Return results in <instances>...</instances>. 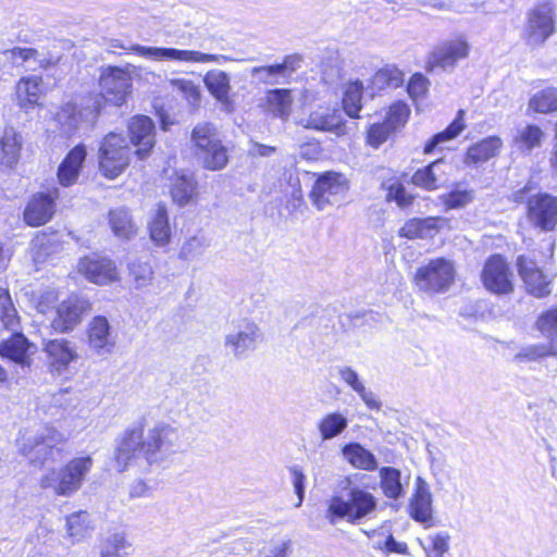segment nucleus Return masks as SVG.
<instances>
[{
    "instance_id": "nucleus-1",
    "label": "nucleus",
    "mask_w": 557,
    "mask_h": 557,
    "mask_svg": "<svg viewBox=\"0 0 557 557\" xmlns=\"http://www.w3.org/2000/svg\"><path fill=\"white\" fill-rule=\"evenodd\" d=\"M180 448L181 435L176 428L159 422L145 431L143 424L138 423L123 432L115 450V459L122 469L139 458L149 465L159 463Z\"/></svg>"
},
{
    "instance_id": "nucleus-2",
    "label": "nucleus",
    "mask_w": 557,
    "mask_h": 557,
    "mask_svg": "<svg viewBox=\"0 0 557 557\" xmlns=\"http://www.w3.org/2000/svg\"><path fill=\"white\" fill-rule=\"evenodd\" d=\"M144 74H153L147 72L141 66L126 63L124 66L106 65L100 69L98 79L99 95L96 97L114 106H122L132 94L133 79L141 78Z\"/></svg>"
},
{
    "instance_id": "nucleus-3",
    "label": "nucleus",
    "mask_w": 557,
    "mask_h": 557,
    "mask_svg": "<svg viewBox=\"0 0 557 557\" xmlns=\"http://www.w3.org/2000/svg\"><path fill=\"white\" fill-rule=\"evenodd\" d=\"M325 506L324 518L330 524L336 525L343 520L355 524L375 509L376 502L364 490H348L329 498Z\"/></svg>"
},
{
    "instance_id": "nucleus-4",
    "label": "nucleus",
    "mask_w": 557,
    "mask_h": 557,
    "mask_svg": "<svg viewBox=\"0 0 557 557\" xmlns=\"http://www.w3.org/2000/svg\"><path fill=\"white\" fill-rule=\"evenodd\" d=\"M65 441L64 436L48 424L25 429L16 440L18 453L27 457L32 463L42 465L53 458L60 449L57 446Z\"/></svg>"
},
{
    "instance_id": "nucleus-5",
    "label": "nucleus",
    "mask_w": 557,
    "mask_h": 557,
    "mask_svg": "<svg viewBox=\"0 0 557 557\" xmlns=\"http://www.w3.org/2000/svg\"><path fill=\"white\" fill-rule=\"evenodd\" d=\"M191 141L202 166L210 171L224 169L228 163V150L211 123H199L191 132Z\"/></svg>"
},
{
    "instance_id": "nucleus-6",
    "label": "nucleus",
    "mask_w": 557,
    "mask_h": 557,
    "mask_svg": "<svg viewBox=\"0 0 557 557\" xmlns=\"http://www.w3.org/2000/svg\"><path fill=\"white\" fill-rule=\"evenodd\" d=\"M456 277L455 263L450 259L435 258L417 269L414 284L428 296L446 293Z\"/></svg>"
},
{
    "instance_id": "nucleus-7",
    "label": "nucleus",
    "mask_w": 557,
    "mask_h": 557,
    "mask_svg": "<svg viewBox=\"0 0 557 557\" xmlns=\"http://www.w3.org/2000/svg\"><path fill=\"white\" fill-rule=\"evenodd\" d=\"M101 111V103L97 97H90L85 104L67 102L57 113V121L61 131L71 136L82 128H89L96 123Z\"/></svg>"
},
{
    "instance_id": "nucleus-8",
    "label": "nucleus",
    "mask_w": 557,
    "mask_h": 557,
    "mask_svg": "<svg viewBox=\"0 0 557 557\" xmlns=\"http://www.w3.org/2000/svg\"><path fill=\"white\" fill-rule=\"evenodd\" d=\"M262 341L263 334L259 325L251 320L242 319L232 323L231 329L224 336V347L236 359H244Z\"/></svg>"
},
{
    "instance_id": "nucleus-9",
    "label": "nucleus",
    "mask_w": 557,
    "mask_h": 557,
    "mask_svg": "<svg viewBox=\"0 0 557 557\" xmlns=\"http://www.w3.org/2000/svg\"><path fill=\"white\" fill-rule=\"evenodd\" d=\"M129 163V147L123 136L108 134L100 146L99 164L103 175L117 177Z\"/></svg>"
},
{
    "instance_id": "nucleus-10",
    "label": "nucleus",
    "mask_w": 557,
    "mask_h": 557,
    "mask_svg": "<svg viewBox=\"0 0 557 557\" xmlns=\"http://www.w3.org/2000/svg\"><path fill=\"white\" fill-rule=\"evenodd\" d=\"M348 188V182L343 174L326 172L317 178L309 197L318 210H325L329 206L343 202Z\"/></svg>"
},
{
    "instance_id": "nucleus-11",
    "label": "nucleus",
    "mask_w": 557,
    "mask_h": 557,
    "mask_svg": "<svg viewBox=\"0 0 557 557\" xmlns=\"http://www.w3.org/2000/svg\"><path fill=\"white\" fill-rule=\"evenodd\" d=\"M304 63V57L299 53L287 54L281 63L255 66L250 70L251 77L262 85H284L292 82Z\"/></svg>"
},
{
    "instance_id": "nucleus-12",
    "label": "nucleus",
    "mask_w": 557,
    "mask_h": 557,
    "mask_svg": "<svg viewBox=\"0 0 557 557\" xmlns=\"http://www.w3.org/2000/svg\"><path fill=\"white\" fill-rule=\"evenodd\" d=\"M516 267L527 294L535 298H545L550 295L552 281L534 258L519 255L516 259Z\"/></svg>"
},
{
    "instance_id": "nucleus-13",
    "label": "nucleus",
    "mask_w": 557,
    "mask_h": 557,
    "mask_svg": "<svg viewBox=\"0 0 557 557\" xmlns=\"http://www.w3.org/2000/svg\"><path fill=\"white\" fill-rule=\"evenodd\" d=\"M94 466L90 456L76 457L60 470H53L42 482L41 487H79Z\"/></svg>"
},
{
    "instance_id": "nucleus-14",
    "label": "nucleus",
    "mask_w": 557,
    "mask_h": 557,
    "mask_svg": "<svg viewBox=\"0 0 557 557\" xmlns=\"http://www.w3.org/2000/svg\"><path fill=\"white\" fill-rule=\"evenodd\" d=\"M535 327L548 337L549 342L529 347L524 356L530 360L557 356V306L541 312L535 321Z\"/></svg>"
},
{
    "instance_id": "nucleus-15",
    "label": "nucleus",
    "mask_w": 557,
    "mask_h": 557,
    "mask_svg": "<svg viewBox=\"0 0 557 557\" xmlns=\"http://www.w3.org/2000/svg\"><path fill=\"white\" fill-rule=\"evenodd\" d=\"M5 60L14 66H27L32 71L49 70L60 62V55L49 50L16 46L2 51Z\"/></svg>"
},
{
    "instance_id": "nucleus-16",
    "label": "nucleus",
    "mask_w": 557,
    "mask_h": 557,
    "mask_svg": "<svg viewBox=\"0 0 557 557\" xmlns=\"http://www.w3.org/2000/svg\"><path fill=\"white\" fill-rule=\"evenodd\" d=\"M44 351L49 358V369L53 375H64L72 362L78 360L76 344L66 338L44 341Z\"/></svg>"
},
{
    "instance_id": "nucleus-17",
    "label": "nucleus",
    "mask_w": 557,
    "mask_h": 557,
    "mask_svg": "<svg viewBox=\"0 0 557 557\" xmlns=\"http://www.w3.org/2000/svg\"><path fill=\"white\" fill-rule=\"evenodd\" d=\"M90 309L89 302L77 296L63 300L55 309V317L51 321V329L57 333L73 331L82 321L83 314Z\"/></svg>"
},
{
    "instance_id": "nucleus-18",
    "label": "nucleus",
    "mask_w": 557,
    "mask_h": 557,
    "mask_svg": "<svg viewBox=\"0 0 557 557\" xmlns=\"http://www.w3.org/2000/svg\"><path fill=\"white\" fill-rule=\"evenodd\" d=\"M146 54L156 58H166V61L178 62V63H210L215 62L223 64L233 61H243V59H236L225 54H212L206 53L199 50H185L177 48L170 49H150L144 50Z\"/></svg>"
},
{
    "instance_id": "nucleus-19",
    "label": "nucleus",
    "mask_w": 557,
    "mask_h": 557,
    "mask_svg": "<svg viewBox=\"0 0 557 557\" xmlns=\"http://www.w3.org/2000/svg\"><path fill=\"white\" fill-rule=\"evenodd\" d=\"M528 218L540 228L553 231L557 225V197L540 194L528 201Z\"/></svg>"
},
{
    "instance_id": "nucleus-20",
    "label": "nucleus",
    "mask_w": 557,
    "mask_h": 557,
    "mask_svg": "<svg viewBox=\"0 0 557 557\" xmlns=\"http://www.w3.org/2000/svg\"><path fill=\"white\" fill-rule=\"evenodd\" d=\"M515 282L510 262L502 255L490 256V293L510 295L515 290Z\"/></svg>"
},
{
    "instance_id": "nucleus-21",
    "label": "nucleus",
    "mask_w": 557,
    "mask_h": 557,
    "mask_svg": "<svg viewBox=\"0 0 557 557\" xmlns=\"http://www.w3.org/2000/svg\"><path fill=\"white\" fill-rule=\"evenodd\" d=\"M468 54L469 45L463 38L450 39L441 42L434 48L430 63L444 71H451L457 62L466 59Z\"/></svg>"
},
{
    "instance_id": "nucleus-22",
    "label": "nucleus",
    "mask_w": 557,
    "mask_h": 557,
    "mask_svg": "<svg viewBox=\"0 0 557 557\" xmlns=\"http://www.w3.org/2000/svg\"><path fill=\"white\" fill-rule=\"evenodd\" d=\"M131 141L137 147L135 153L145 159L154 146L156 127L153 121L146 115H136L128 123Z\"/></svg>"
},
{
    "instance_id": "nucleus-23",
    "label": "nucleus",
    "mask_w": 557,
    "mask_h": 557,
    "mask_svg": "<svg viewBox=\"0 0 557 557\" xmlns=\"http://www.w3.org/2000/svg\"><path fill=\"white\" fill-rule=\"evenodd\" d=\"M88 346L98 356L110 354L115 346V335L106 317L97 315L88 324Z\"/></svg>"
},
{
    "instance_id": "nucleus-24",
    "label": "nucleus",
    "mask_w": 557,
    "mask_h": 557,
    "mask_svg": "<svg viewBox=\"0 0 557 557\" xmlns=\"http://www.w3.org/2000/svg\"><path fill=\"white\" fill-rule=\"evenodd\" d=\"M78 271L85 277L99 285L113 282L116 278V270L112 260L97 255L87 256L79 260Z\"/></svg>"
},
{
    "instance_id": "nucleus-25",
    "label": "nucleus",
    "mask_w": 557,
    "mask_h": 557,
    "mask_svg": "<svg viewBox=\"0 0 557 557\" xmlns=\"http://www.w3.org/2000/svg\"><path fill=\"white\" fill-rule=\"evenodd\" d=\"M10 338L0 342V356L10 359L22 369L29 368L35 346L16 329Z\"/></svg>"
},
{
    "instance_id": "nucleus-26",
    "label": "nucleus",
    "mask_w": 557,
    "mask_h": 557,
    "mask_svg": "<svg viewBox=\"0 0 557 557\" xmlns=\"http://www.w3.org/2000/svg\"><path fill=\"white\" fill-rule=\"evenodd\" d=\"M528 32L529 37H533L539 44H544L554 34L555 21L548 4H540L530 11Z\"/></svg>"
},
{
    "instance_id": "nucleus-27",
    "label": "nucleus",
    "mask_w": 557,
    "mask_h": 557,
    "mask_svg": "<svg viewBox=\"0 0 557 557\" xmlns=\"http://www.w3.org/2000/svg\"><path fill=\"white\" fill-rule=\"evenodd\" d=\"M300 124L306 128L331 132L337 136L345 134V125L341 113L327 108L312 111L307 119L300 121Z\"/></svg>"
},
{
    "instance_id": "nucleus-28",
    "label": "nucleus",
    "mask_w": 557,
    "mask_h": 557,
    "mask_svg": "<svg viewBox=\"0 0 557 557\" xmlns=\"http://www.w3.org/2000/svg\"><path fill=\"white\" fill-rule=\"evenodd\" d=\"M446 219L441 216H428L425 219L413 218L408 220L398 231L400 237L407 239L433 238L446 224Z\"/></svg>"
},
{
    "instance_id": "nucleus-29",
    "label": "nucleus",
    "mask_w": 557,
    "mask_h": 557,
    "mask_svg": "<svg viewBox=\"0 0 557 557\" xmlns=\"http://www.w3.org/2000/svg\"><path fill=\"white\" fill-rule=\"evenodd\" d=\"M54 211V200L49 195L36 194L24 210V220L30 226H40L53 216Z\"/></svg>"
},
{
    "instance_id": "nucleus-30",
    "label": "nucleus",
    "mask_w": 557,
    "mask_h": 557,
    "mask_svg": "<svg viewBox=\"0 0 557 557\" xmlns=\"http://www.w3.org/2000/svg\"><path fill=\"white\" fill-rule=\"evenodd\" d=\"M86 156L84 145H77L69 151L58 169V178L62 186L69 187L76 183Z\"/></svg>"
},
{
    "instance_id": "nucleus-31",
    "label": "nucleus",
    "mask_w": 557,
    "mask_h": 557,
    "mask_svg": "<svg viewBox=\"0 0 557 557\" xmlns=\"http://www.w3.org/2000/svg\"><path fill=\"white\" fill-rule=\"evenodd\" d=\"M203 84L210 95L223 107H228L232 103L231 78L225 71L218 69L208 71L203 76Z\"/></svg>"
},
{
    "instance_id": "nucleus-32",
    "label": "nucleus",
    "mask_w": 557,
    "mask_h": 557,
    "mask_svg": "<svg viewBox=\"0 0 557 557\" xmlns=\"http://www.w3.org/2000/svg\"><path fill=\"white\" fill-rule=\"evenodd\" d=\"M15 92L21 108H34L42 95V78L36 75L22 77L16 84Z\"/></svg>"
},
{
    "instance_id": "nucleus-33",
    "label": "nucleus",
    "mask_w": 557,
    "mask_h": 557,
    "mask_svg": "<svg viewBox=\"0 0 557 557\" xmlns=\"http://www.w3.org/2000/svg\"><path fill=\"white\" fill-rule=\"evenodd\" d=\"M432 495L429 490H416L410 498L409 513L418 522L426 527L433 525Z\"/></svg>"
},
{
    "instance_id": "nucleus-34",
    "label": "nucleus",
    "mask_w": 557,
    "mask_h": 557,
    "mask_svg": "<svg viewBox=\"0 0 557 557\" xmlns=\"http://www.w3.org/2000/svg\"><path fill=\"white\" fill-rule=\"evenodd\" d=\"M445 165V162L442 159H438L416 171L411 177V182L416 186L429 190L437 189L446 181L444 177V171L442 170Z\"/></svg>"
},
{
    "instance_id": "nucleus-35",
    "label": "nucleus",
    "mask_w": 557,
    "mask_h": 557,
    "mask_svg": "<svg viewBox=\"0 0 557 557\" xmlns=\"http://www.w3.org/2000/svg\"><path fill=\"white\" fill-rule=\"evenodd\" d=\"M342 455L355 468L371 471L377 467L375 456L359 443L354 442L344 445Z\"/></svg>"
},
{
    "instance_id": "nucleus-36",
    "label": "nucleus",
    "mask_w": 557,
    "mask_h": 557,
    "mask_svg": "<svg viewBox=\"0 0 557 557\" xmlns=\"http://www.w3.org/2000/svg\"><path fill=\"white\" fill-rule=\"evenodd\" d=\"M1 164L12 169L18 161L22 148V136L9 127L0 138Z\"/></svg>"
},
{
    "instance_id": "nucleus-37",
    "label": "nucleus",
    "mask_w": 557,
    "mask_h": 557,
    "mask_svg": "<svg viewBox=\"0 0 557 557\" xmlns=\"http://www.w3.org/2000/svg\"><path fill=\"white\" fill-rule=\"evenodd\" d=\"M347 428L348 419L338 411L327 412L317 422V430L322 442L339 436Z\"/></svg>"
},
{
    "instance_id": "nucleus-38",
    "label": "nucleus",
    "mask_w": 557,
    "mask_h": 557,
    "mask_svg": "<svg viewBox=\"0 0 557 557\" xmlns=\"http://www.w3.org/2000/svg\"><path fill=\"white\" fill-rule=\"evenodd\" d=\"M94 525L90 516L85 510L74 512L66 518V535L72 543L82 542L90 535Z\"/></svg>"
},
{
    "instance_id": "nucleus-39",
    "label": "nucleus",
    "mask_w": 557,
    "mask_h": 557,
    "mask_svg": "<svg viewBox=\"0 0 557 557\" xmlns=\"http://www.w3.org/2000/svg\"><path fill=\"white\" fill-rule=\"evenodd\" d=\"M149 231L151 239L159 246L169 243L171 230L169 225L168 212L164 206L158 205L151 220L149 222Z\"/></svg>"
},
{
    "instance_id": "nucleus-40",
    "label": "nucleus",
    "mask_w": 557,
    "mask_h": 557,
    "mask_svg": "<svg viewBox=\"0 0 557 557\" xmlns=\"http://www.w3.org/2000/svg\"><path fill=\"white\" fill-rule=\"evenodd\" d=\"M529 110L536 114H549L557 111V88L546 87L535 92L529 100Z\"/></svg>"
},
{
    "instance_id": "nucleus-41",
    "label": "nucleus",
    "mask_w": 557,
    "mask_h": 557,
    "mask_svg": "<svg viewBox=\"0 0 557 557\" xmlns=\"http://www.w3.org/2000/svg\"><path fill=\"white\" fill-rule=\"evenodd\" d=\"M465 111L459 110L455 120L443 131L432 136L424 146V153H431L441 144L456 138L463 129Z\"/></svg>"
},
{
    "instance_id": "nucleus-42",
    "label": "nucleus",
    "mask_w": 557,
    "mask_h": 557,
    "mask_svg": "<svg viewBox=\"0 0 557 557\" xmlns=\"http://www.w3.org/2000/svg\"><path fill=\"white\" fill-rule=\"evenodd\" d=\"M545 138L544 131L536 124H527L515 137V143L522 151H532L542 146Z\"/></svg>"
},
{
    "instance_id": "nucleus-43",
    "label": "nucleus",
    "mask_w": 557,
    "mask_h": 557,
    "mask_svg": "<svg viewBox=\"0 0 557 557\" xmlns=\"http://www.w3.org/2000/svg\"><path fill=\"white\" fill-rule=\"evenodd\" d=\"M195 190L196 182L193 180V176L183 173L175 178L172 185L171 195L175 203L180 207H184L190 202L195 195Z\"/></svg>"
},
{
    "instance_id": "nucleus-44",
    "label": "nucleus",
    "mask_w": 557,
    "mask_h": 557,
    "mask_svg": "<svg viewBox=\"0 0 557 557\" xmlns=\"http://www.w3.org/2000/svg\"><path fill=\"white\" fill-rule=\"evenodd\" d=\"M109 222L115 236L129 239L136 232L131 214L126 209L111 210Z\"/></svg>"
},
{
    "instance_id": "nucleus-45",
    "label": "nucleus",
    "mask_w": 557,
    "mask_h": 557,
    "mask_svg": "<svg viewBox=\"0 0 557 557\" xmlns=\"http://www.w3.org/2000/svg\"><path fill=\"white\" fill-rule=\"evenodd\" d=\"M363 85L360 81L350 82L346 85L343 96V108L346 114L352 119L359 117Z\"/></svg>"
},
{
    "instance_id": "nucleus-46",
    "label": "nucleus",
    "mask_w": 557,
    "mask_h": 557,
    "mask_svg": "<svg viewBox=\"0 0 557 557\" xmlns=\"http://www.w3.org/2000/svg\"><path fill=\"white\" fill-rule=\"evenodd\" d=\"M267 102L274 114L286 120L292 107V92L289 89H272L267 94Z\"/></svg>"
},
{
    "instance_id": "nucleus-47",
    "label": "nucleus",
    "mask_w": 557,
    "mask_h": 557,
    "mask_svg": "<svg viewBox=\"0 0 557 557\" xmlns=\"http://www.w3.org/2000/svg\"><path fill=\"white\" fill-rule=\"evenodd\" d=\"M372 83L377 89H395L403 85L404 74L396 66L386 65L374 74Z\"/></svg>"
},
{
    "instance_id": "nucleus-48",
    "label": "nucleus",
    "mask_w": 557,
    "mask_h": 557,
    "mask_svg": "<svg viewBox=\"0 0 557 557\" xmlns=\"http://www.w3.org/2000/svg\"><path fill=\"white\" fill-rule=\"evenodd\" d=\"M132 544L123 533L109 535L101 546V557H124L131 553Z\"/></svg>"
},
{
    "instance_id": "nucleus-49",
    "label": "nucleus",
    "mask_w": 557,
    "mask_h": 557,
    "mask_svg": "<svg viewBox=\"0 0 557 557\" xmlns=\"http://www.w3.org/2000/svg\"><path fill=\"white\" fill-rule=\"evenodd\" d=\"M0 320L8 330H15L18 325L17 311L8 289L4 288H0Z\"/></svg>"
},
{
    "instance_id": "nucleus-50",
    "label": "nucleus",
    "mask_w": 557,
    "mask_h": 557,
    "mask_svg": "<svg viewBox=\"0 0 557 557\" xmlns=\"http://www.w3.org/2000/svg\"><path fill=\"white\" fill-rule=\"evenodd\" d=\"M208 247L209 243L205 236H193L183 243L178 256L186 261L196 260Z\"/></svg>"
},
{
    "instance_id": "nucleus-51",
    "label": "nucleus",
    "mask_w": 557,
    "mask_h": 557,
    "mask_svg": "<svg viewBox=\"0 0 557 557\" xmlns=\"http://www.w3.org/2000/svg\"><path fill=\"white\" fill-rule=\"evenodd\" d=\"M170 85L181 91L186 100L191 104L196 106L199 103L201 98V91L198 85L190 79L175 78L170 81Z\"/></svg>"
},
{
    "instance_id": "nucleus-52",
    "label": "nucleus",
    "mask_w": 557,
    "mask_h": 557,
    "mask_svg": "<svg viewBox=\"0 0 557 557\" xmlns=\"http://www.w3.org/2000/svg\"><path fill=\"white\" fill-rule=\"evenodd\" d=\"M409 113L410 109L405 102H395L389 107L388 113L384 122L388 123L392 129L396 132L399 127L405 125L409 116Z\"/></svg>"
},
{
    "instance_id": "nucleus-53",
    "label": "nucleus",
    "mask_w": 557,
    "mask_h": 557,
    "mask_svg": "<svg viewBox=\"0 0 557 557\" xmlns=\"http://www.w3.org/2000/svg\"><path fill=\"white\" fill-rule=\"evenodd\" d=\"M394 133L388 123H374L368 131L367 141L372 147H379L387 140L389 135Z\"/></svg>"
},
{
    "instance_id": "nucleus-54",
    "label": "nucleus",
    "mask_w": 557,
    "mask_h": 557,
    "mask_svg": "<svg viewBox=\"0 0 557 557\" xmlns=\"http://www.w3.org/2000/svg\"><path fill=\"white\" fill-rule=\"evenodd\" d=\"M129 272L137 288L147 286L151 282L153 275L151 265L143 262L132 263Z\"/></svg>"
},
{
    "instance_id": "nucleus-55",
    "label": "nucleus",
    "mask_w": 557,
    "mask_h": 557,
    "mask_svg": "<svg viewBox=\"0 0 557 557\" xmlns=\"http://www.w3.org/2000/svg\"><path fill=\"white\" fill-rule=\"evenodd\" d=\"M487 160V140L483 139L472 145L465 157V163L467 165L479 166Z\"/></svg>"
},
{
    "instance_id": "nucleus-56",
    "label": "nucleus",
    "mask_w": 557,
    "mask_h": 557,
    "mask_svg": "<svg viewBox=\"0 0 557 557\" xmlns=\"http://www.w3.org/2000/svg\"><path fill=\"white\" fill-rule=\"evenodd\" d=\"M473 200L472 191L453 190L444 196V203L448 209L463 208Z\"/></svg>"
},
{
    "instance_id": "nucleus-57",
    "label": "nucleus",
    "mask_w": 557,
    "mask_h": 557,
    "mask_svg": "<svg viewBox=\"0 0 557 557\" xmlns=\"http://www.w3.org/2000/svg\"><path fill=\"white\" fill-rule=\"evenodd\" d=\"M109 47L110 48H121V49H124V50H127V51H131L139 57H143V58H146V59H150V60H154V61H166V58H156V57H152V55H148L146 54V52L144 50H152V49H166L165 47H146V46H141V45H138V44H132V45H124L121 40L119 39H111L110 42H109Z\"/></svg>"
},
{
    "instance_id": "nucleus-58",
    "label": "nucleus",
    "mask_w": 557,
    "mask_h": 557,
    "mask_svg": "<svg viewBox=\"0 0 557 557\" xmlns=\"http://www.w3.org/2000/svg\"><path fill=\"white\" fill-rule=\"evenodd\" d=\"M380 475L382 481L381 487H404L401 473L398 469L393 467H383L380 470ZM408 484V482H405V485Z\"/></svg>"
},
{
    "instance_id": "nucleus-59",
    "label": "nucleus",
    "mask_w": 557,
    "mask_h": 557,
    "mask_svg": "<svg viewBox=\"0 0 557 557\" xmlns=\"http://www.w3.org/2000/svg\"><path fill=\"white\" fill-rule=\"evenodd\" d=\"M387 199L396 201L399 207H407L412 202V196L400 183H394L388 187Z\"/></svg>"
},
{
    "instance_id": "nucleus-60",
    "label": "nucleus",
    "mask_w": 557,
    "mask_h": 557,
    "mask_svg": "<svg viewBox=\"0 0 557 557\" xmlns=\"http://www.w3.org/2000/svg\"><path fill=\"white\" fill-rule=\"evenodd\" d=\"M411 98H419L428 90V79L422 74H414L407 86Z\"/></svg>"
},
{
    "instance_id": "nucleus-61",
    "label": "nucleus",
    "mask_w": 557,
    "mask_h": 557,
    "mask_svg": "<svg viewBox=\"0 0 557 557\" xmlns=\"http://www.w3.org/2000/svg\"><path fill=\"white\" fill-rule=\"evenodd\" d=\"M339 377L356 393L363 386V383L360 381L358 373L350 367H339L338 370Z\"/></svg>"
},
{
    "instance_id": "nucleus-62",
    "label": "nucleus",
    "mask_w": 557,
    "mask_h": 557,
    "mask_svg": "<svg viewBox=\"0 0 557 557\" xmlns=\"http://www.w3.org/2000/svg\"><path fill=\"white\" fill-rule=\"evenodd\" d=\"M432 549L446 553L449 548V535L447 533H436L429 536Z\"/></svg>"
},
{
    "instance_id": "nucleus-63",
    "label": "nucleus",
    "mask_w": 557,
    "mask_h": 557,
    "mask_svg": "<svg viewBox=\"0 0 557 557\" xmlns=\"http://www.w3.org/2000/svg\"><path fill=\"white\" fill-rule=\"evenodd\" d=\"M357 394L360 396L368 408L375 410L381 409V403L376 399L375 394L372 391L367 389L364 385L359 388Z\"/></svg>"
},
{
    "instance_id": "nucleus-64",
    "label": "nucleus",
    "mask_w": 557,
    "mask_h": 557,
    "mask_svg": "<svg viewBox=\"0 0 557 557\" xmlns=\"http://www.w3.org/2000/svg\"><path fill=\"white\" fill-rule=\"evenodd\" d=\"M292 542L289 540L276 543L271 548H267L272 557H286L290 549Z\"/></svg>"
}]
</instances>
